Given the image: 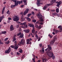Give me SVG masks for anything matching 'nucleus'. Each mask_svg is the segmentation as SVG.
Wrapping results in <instances>:
<instances>
[{
	"mask_svg": "<svg viewBox=\"0 0 62 62\" xmlns=\"http://www.w3.org/2000/svg\"><path fill=\"white\" fill-rule=\"evenodd\" d=\"M47 54L48 56L49 57H52V59H54L55 56L54 55V53L52 51L47 53Z\"/></svg>",
	"mask_w": 62,
	"mask_h": 62,
	"instance_id": "obj_1",
	"label": "nucleus"
},
{
	"mask_svg": "<svg viewBox=\"0 0 62 62\" xmlns=\"http://www.w3.org/2000/svg\"><path fill=\"white\" fill-rule=\"evenodd\" d=\"M19 43L21 45H24L25 44V41L23 39H22Z\"/></svg>",
	"mask_w": 62,
	"mask_h": 62,
	"instance_id": "obj_2",
	"label": "nucleus"
},
{
	"mask_svg": "<svg viewBox=\"0 0 62 62\" xmlns=\"http://www.w3.org/2000/svg\"><path fill=\"white\" fill-rule=\"evenodd\" d=\"M13 20L14 21L17 22L19 20V18L16 16H15L13 18Z\"/></svg>",
	"mask_w": 62,
	"mask_h": 62,
	"instance_id": "obj_3",
	"label": "nucleus"
},
{
	"mask_svg": "<svg viewBox=\"0 0 62 62\" xmlns=\"http://www.w3.org/2000/svg\"><path fill=\"white\" fill-rule=\"evenodd\" d=\"M38 18L40 19V22H43V20L42 18L43 16L41 15L40 14L38 15L37 16Z\"/></svg>",
	"mask_w": 62,
	"mask_h": 62,
	"instance_id": "obj_4",
	"label": "nucleus"
},
{
	"mask_svg": "<svg viewBox=\"0 0 62 62\" xmlns=\"http://www.w3.org/2000/svg\"><path fill=\"white\" fill-rule=\"evenodd\" d=\"M55 2H56V0H51L50 1V4H47V6H49L51 5H53L54 3Z\"/></svg>",
	"mask_w": 62,
	"mask_h": 62,
	"instance_id": "obj_5",
	"label": "nucleus"
},
{
	"mask_svg": "<svg viewBox=\"0 0 62 62\" xmlns=\"http://www.w3.org/2000/svg\"><path fill=\"white\" fill-rule=\"evenodd\" d=\"M57 39V38L56 37H54V39L51 41V42H50V43L52 45V44H54V42H55V40H56V39Z\"/></svg>",
	"mask_w": 62,
	"mask_h": 62,
	"instance_id": "obj_6",
	"label": "nucleus"
},
{
	"mask_svg": "<svg viewBox=\"0 0 62 62\" xmlns=\"http://www.w3.org/2000/svg\"><path fill=\"white\" fill-rule=\"evenodd\" d=\"M11 51V48L10 47H9L8 49H7V50H6L5 53L6 54H9Z\"/></svg>",
	"mask_w": 62,
	"mask_h": 62,
	"instance_id": "obj_7",
	"label": "nucleus"
},
{
	"mask_svg": "<svg viewBox=\"0 0 62 62\" xmlns=\"http://www.w3.org/2000/svg\"><path fill=\"white\" fill-rule=\"evenodd\" d=\"M29 10V9H26V10L24 12V15H25L26 14H27V13L28 12Z\"/></svg>",
	"mask_w": 62,
	"mask_h": 62,
	"instance_id": "obj_8",
	"label": "nucleus"
},
{
	"mask_svg": "<svg viewBox=\"0 0 62 62\" xmlns=\"http://www.w3.org/2000/svg\"><path fill=\"white\" fill-rule=\"evenodd\" d=\"M10 31H13L14 30V28L13 27V25H11L10 28Z\"/></svg>",
	"mask_w": 62,
	"mask_h": 62,
	"instance_id": "obj_9",
	"label": "nucleus"
},
{
	"mask_svg": "<svg viewBox=\"0 0 62 62\" xmlns=\"http://www.w3.org/2000/svg\"><path fill=\"white\" fill-rule=\"evenodd\" d=\"M26 23L25 22L23 23H21V24L22 25H23L24 26L26 27V28H27V24H26Z\"/></svg>",
	"mask_w": 62,
	"mask_h": 62,
	"instance_id": "obj_10",
	"label": "nucleus"
},
{
	"mask_svg": "<svg viewBox=\"0 0 62 62\" xmlns=\"http://www.w3.org/2000/svg\"><path fill=\"white\" fill-rule=\"evenodd\" d=\"M23 31L26 33H28L30 32V30L29 29H26L24 30Z\"/></svg>",
	"mask_w": 62,
	"mask_h": 62,
	"instance_id": "obj_11",
	"label": "nucleus"
},
{
	"mask_svg": "<svg viewBox=\"0 0 62 62\" xmlns=\"http://www.w3.org/2000/svg\"><path fill=\"white\" fill-rule=\"evenodd\" d=\"M47 47L48 48H47L48 50V51H50V50H52V48L50 46V45H47Z\"/></svg>",
	"mask_w": 62,
	"mask_h": 62,
	"instance_id": "obj_12",
	"label": "nucleus"
},
{
	"mask_svg": "<svg viewBox=\"0 0 62 62\" xmlns=\"http://www.w3.org/2000/svg\"><path fill=\"white\" fill-rule=\"evenodd\" d=\"M36 23L37 24H41V25H42L43 24V23L42 22H40L39 21H38Z\"/></svg>",
	"mask_w": 62,
	"mask_h": 62,
	"instance_id": "obj_13",
	"label": "nucleus"
},
{
	"mask_svg": "<svg viewBox=\"0 0 62 62\" xmlns=\"http://www.w3.org/2000/svg\"><path fill=\"white\" fill-rule=\"evenodd\" d=\"M21 20L22 21V22H23V21H24L25 20V19H24V17H23V15H22L21 17Z\"/></svg>",
	"mask_w": 62,
	"mask_h": 62,
	"instance_id": "obj_14",
	"label": "nucleus"
},
{
	"mask_svg": "<svg viewBox=\"0 0 62 62\" xmlns=\"http://www.w3.org/2000/svg\"><path fill=\"white\" fill-rule=\"evenodd\" d=\"M15 5H12L11 6V8H14V7H16V6H17L16 4H14Z\"/></svg>",
	"mask_w": 62,
	"mask_h": 62,
	"instance_id": "obj_15",
	"label": "nucleus"
},
{
	"mask_svg": "<svg viewBox=\"0 0 62 62\" xmlns=\"http://www.w3.org/2000/svg\"><path fill=\"white\" fill-rule=\"evenodd\" d=\"M3 18H5V17H4V15H3V16H2L0 17V20H1V21H2L3 20Z\"/></svg>",
	"mask_w": 62,
	"mask_h": 62,
	"instance_id": "obj_16",
	"label": "nucleus"
},
{
	"mask_svg": "<svg viewBox=\"0 0 62 62\" xmlns=\"http://www.w3.org/2000/svg\"><path fill=\"white\" fill-rule=\"evenodd\" d=\"M29 25L30 27H33L34 26L32 24H29Z\"/></svg>",
	"mask_w": 62,
	"mask_h": 62,
	"instance_id": "obj_17",
	"label": "nucleus"
},
{
	"mask_svg": "<svg viewBox=\"0 0 62 62\" xmlns=\"http://www.w3.org/2000/svg\"><path fill=\"white\" fill-rule=\"evenodd\" d=\"M27 42H30V41H32V39L31 38H29L27 39Z\"/></svg>",
	"mask_w": 62,
	"mask_h": 62,
	"instance_id": "obj_18",
	"label": "nucleus"
},
{
	"mask_svg": "<svg viewBox=\"0 0 62 62\" xmlns=\"http://www.w3.org/2000/svg\"><path fill=\"white\" fill-rule=\"evenodd\" d=\"M21 1H18L16 3V5L17 6H18V5L19 3V4H21Z\"/></svg>",
	"mask_w": 62,
	"mask_h": 62,
	"instance_id": "obj_19",
	"label": "nucleus"
},
{
	"mask_svg": "<svg viewBox=\"0 0 62 62\" xmlns=\"http://www.w3.org/2000/svg\"><path fill=\"white\" fill-rule=\"evenodd\" d=\"M47 5H45L44 6V7L42 8V9H43V10H45L46 8H47Z\"/></svg>",
	"mask_w": 62,
	"mask_h": 62,
	"instance_id": "obj_20",
	"label": "nucleus"
},
{
	"mask_svg": "<svg viewBox=\"0 0 62 62\" xmlns=\"http://www.w3.org/2000/svg\"><path fill=\"white\" fill-rule=\"evenodd\" d=\"M16 40V38H15V36H14L13 38V40H12V41L13 42L14 41H15Z\"/></svg>",
	"mask_w": 62,
	"mask_h": 62,
	"instance_id": "obj_21",
	"label": "nucleus"
},
{
	"mask_svg": "<svg viewBox=\"0 0 62 62\" xmlns=\"http://www.w3.org/2000/svg\"><path fill=\"white\" fill-rule=\"evenodd\" d=\"M23 33H22L21 34V35L20 36V37L21 38H23Z\"/></svg>",
	"mask_w": 62,
	"mask_h": 62,
	"instance_id": "obj_22",
	"label": "nucleus"
},
{
	"mask_svg": "<svg viewBox=\"0 0 62 62\" xmlns=\"http://www.w3.org/2000/svg\"><path fill=\"white\" fill-rule=\"evenodd\" d=\"M11 1L13 2H15V5H16V3H17V1L16 0H11Z\"/></svg>",
	"mask_w": 62,
	"mask_h": 62,
	"instance_id": "obj_23",
	"label": "nucleus"
},
{
	"mask_svg": "<svg viewBox=\"0 0 62 62\" xmlns=\"http://www.w3.org/2000/svg\"><path fill=\"white\" fill-rule=\"evenodd\" d=\"M36 4L37 6L38 7H39L40 5V3L39 2H36Z\"/></svg>",
	"mask_w": 62,
	"mask_h": 62,
	"instance_id": "obj_24",
	"label": "nucleus"
},
{
	"mask_svg": "<svg viewBox=\"0 0 62 62\" xmlns=\"http://www.w3.org/2000/svg\"><path fill=\"white\" fill-rule=\"evenodd\" d=\"M7 32L6 31H2V34H5L7 33Z\"/></svg>",
	"mask_w": 62,
	"mask_h": 62,
	"instance_id": "obj_25",
	"label": "nucleus"
},
{
	"mask_svg": "<svg viewBox=\"0 0 62 62\" xmlns=\"http://www.w3.org/2000/svg\"><path fill=\"white\" fill-rule=\"evenodd\" d=\"M27 19L28 22H30V21H31V19H30V18L27 17Z\"/></svg>",
	"mask_w": 62,
	"mask_h": 62,
	"instance_id": "obj_26",
	"label": "nucleus"
},
{
	"mask_svg": "<svg viewBox=\"0 0 62 62\" xmlns=\"http://www.w3.org/2000/svg\"><path fill=\"white\" fill-rule=\"evenodd\" d=\"M18 46H15L14 48L15 50H17L18 49Z\"/></svg>",
	"mask_w": 62,
	"mask_h": 62,
	"instance_id": "obj_27",
	"label": "nucleus"
},
{
	"mask_svg": "<svg viewBox=\"0 0 62 62\" xmlns=\"http://www.w3.org/2000/svg\"><path fill=\"white\" fill-rule=\"evenodd\" d=\"M56 11L57 13L59 12V8H57L56 9Z\"/></svg>",
	"mask_w": 62,
	"mask_h": 62,
	"instance_id": "obj_28",
	"label": "nucleus"
},
{
	"mask_svg": "<svg viewBox=\"0 0 62 62\" xmlns=\"http://www.w3.org/2000/svg\"><path fill=\"white\" fill-rule=\"evenodd\" d=\"M10 42V41H8L7 42H5V43L6 44H9V43Z\"/></svg>",
	"mask_w": 62,
	"mask_h": 62,
	"instance_id": "obj_29",
	"label": "nucleus"
},
{
	"mask_svg": "<svg viewBox=\"0 0 62 62\" xmlns=\"http://www.w3.org/2000/svg\"><path fill=\"white\" fill-rule=\"evenodd\" d=\"M48 36V37H49L50 38H53V36H51V35L50 34H49Z\"/></svg>",
	"mask_w": 62,
	"mask_h": 62,
	"instance_id": "obj_30",
	"label": "nucleus"
},
{
	"mask_svg": "<svg viewBox=\"0 0 62 62\" xmlns=\"http://www.w3.org/2000/svg\"><path fill=\"white\" fill-rule=\"evenodd\" d=\"M21 32H19L17 34V36H20V35H21Z\"/></svg>",
	"mask_w": 62,
	"mask_h": 62,
	"instance_id": "obj_31",
	"label": "nucleus"
},
{
	"mask_svg": "<svg viewBox=\"0 0 62 62\" xmlns=\"http://www.w3.org/2000/svg\"><path fill=\"white\" fill-rule=\"evenodd\" d=\"M41 1L40 0H37V3H40L41 2Z\"/></svg>",
	"mask_w": 62,
	"mask_h": 62,
	"instance_id": "obj_32",
	"label": "nucleus"
},
{
	"mask_svg": "<svg viewBox=\"0 0 62 62\" xmlns=\"http://www.w3.org/2000/svg\"><path fill=\"white\" fill-rule=\"evenodd\" d=\"M23 1L24 2V3H25V5H26L27 4L26 3V0H23Z\"/></svg>",
	"mask_w": 62,
	"mask_h": 62,
	"instance_id": "obj_33",
	"label": "nucleus"
},
{
	"mask_svg": "<svg viewBox=\"0 0 62 62\" xmlns=\"http://www.w3.org/2000/svg\"><path fill=\"white\" fill-rule=\"evenodd\" d=\"M8 39V38H7L4 39V41H7Z\"/></svg>",
	"mask_w": 62,
	"mask_h": 62,
	"instance_id": "obj_34",
	"label": "nucleus"
},
{
	"mask_svg": "<svg viewBox=\"0 0 62 62\" xmlns=\"http://www.w3.org/2000/svg\"><path fill=\"white\" fill-rule=\"evenodd\" d=\"M42 61L43 62H44L45 61L46 62V59H43Z\"/></svg>",
	"mask_w": 62,
	"mask_h": 62,
	"instance_id": "obj_35",
	"label": "nucleus"
},
{
	"mask_svg": "<svg viewBox=\"0 0 62 62\" xmlns=\"http://www.w3.org/2000/svg\"><path fill=\"white\" fill-rule=\"evenodd\" d=\"M31 15V14H28L27 16L28 17H29Z\"/></svg>",
	"mask_w": 62,
	"mask_h": 62,
	"instance_id": "obj_36",
	"label": "nucleus"
},
{
	"mask_svg": "<svg viewBox=\"0 0 62 62\" xmlns=\"http://www.w3.org/2000/svg\"><path fill=\"white\" fill-rule=\"evenodd\" d=\"M56 3H57V4L60 6V2H56Z\"/></svg>",
	"mask_w": 62,
	"mask_h": 62,
	"instance_id": "obj_37",
	"label": "nucleus"
},
{
	"mask_svg": "<svg viewBox=\"0 0 62 62\" xmlns=\"http://www.w3.org/2000/svg\"><path fill=\"white\" fill-rule=\"evenodd\" d=\"M53 15H57V13H53Z\"/></svg>",
	"mask_w": 62,
	"mask_h": 62,
	"instance_id": "obj_38",
	"label": "nucleus"
},
{
	"mask_svg": "<svg viewBox=\"0 0 62 62\" xmlns=\"http://www.w3.org/2000/svg\"><path fill=\"white\" fill-rule=\"evenodd\" d=\"M9 12V10H8L7 12V14H9L10 13Z\"/></svg>",
	"mask_w": 62,
	"mask_h": 62,
	"instance_id": "obj_39",
	"label": "nucleus"
},
{
	"mask_svg": "<svg viewBox=\"0 0 62 62\" xmlns=\"http://www.w3.org/2000/svg\"><path fill=\"white\" fill-rule=\"evenodd\" d=\"M10 47L12 48H14V47H15V46L13 45H11L10 46Z\"/></svg>",
	"mask_w": 62,
	"mask_h": 62,
	"instance_id": "obj_40",
	"label": "nucleus"
},
{
	"mask_svg": "<svg viewBox=\"0 0 62 62\" xmlns=\"http://www.w3.org/2000/svg\"><path fill=\"white\" fill-rule=\"evenodd\" d=\"M32 22H33L34 23H36V20L35 19L33 20H32Z\"/></svg>",
	"mask_w": 62,
	"mask_h": 62,
	"instance_id": "obj_41",
	"label": "nucleus"
},
{
	"mask_svg": "<svg viewBox=\"0 0 62 62\" xmlns=\"http://www.w3.org/2000/svg\"><path fill=\"white\" fill-rule=\"evenodd\" d=\"M35 27L36 28H38V25L37 24H36L35 25Z\"/></svg>",
	"mask_w": 62,
	"mask_h": 62,
	"instance_id": "obj_42",
	"label": "nucleus"
},
{
	"mask_svg": "<svg viewBox=\"0 0 62 62\" xmlns=\"http://www.w3.org/2000/svg\"><path fill=\"white\" fill-rule=\"evenodd\" d=\"M4 12H5V10H2V14L3 15L4 14Z\"/></svg>",
	"mask_w": 62,
	"mask_h": 62,
	"instance_id": "obj_43",
	"label": "nucleus"
},
{
	"mask_svg": "<svg viewBox=\"0 0 62 62\" xmlns=\"http://www.w3.org/2000/svg\"><path fill=\"white\" fill-rule=\"evenodd\" d=\"M42 51L43 52H44V48L43 47L42 49Z\"/></svg>",
	"mask_w": 62,
	"mask_h": 62,
	"instance_id": "obj_44",
	"label": "nucleus"
},
{
	"mask_svg": "<svg viewBox=\"0 0 62 62\" xmlns=\"http://www.w3.org/2000/svg\"><path fill=\"white\" fill-rule=\"evenodd\" d=\"M35 37H36V38H37V39H38L39 38H38V35H37V34H36L35 35Z\"/></svg>",
	"mask_w": 62,
	"mask_h": 62,
	"instance_id": "obj_45",
	"label": "nucleus"
},
{
	"mask_svg": "<svg viewBox=\"0 0 62 62\" xmlns=\"http://www.w3.org/2000/svg\"><path fill=\"white\" fill-rule=\"evenodd\" d=\"M35 58H34L33 59H32V61H33V62H35Z\"/></svg>",
	"mask_w": 62,
	"mask_h": 62,
	"instance_id": "obj_46",
	"label": "nucleus"
},
{
	"mask_svg": "<svg viewBox=\"0 0 62 62\" xmlns=\"http://www.w3.org/2000/svg\"><path fill=\"white\" fill-rule=\"evenodd\" d=\"M38 27L39 29H40L41 28V25H40Z\"/></svg>",
	"mask_w": 62,
	"mask_h": 62,
	"instance_id": "obj_47",
	"label": "nucleus"
},
{
	"mask_svg": "<svg viewBox=\"0 0 62 62\" xmlns=\"http://www.w3.org/2000/svg\"><path fill=\"white\" fill-rule=\"evenodd\" d=\"M31 42H27V44H31Z\"/></svg>",
	"mask_w": 62,
	"mask_h": 62,
	"instance_id": "obj_48",
	"label": "nucleus"
},
{
	"mask_svg": "<svg viewBox=\"0 0 62 62\" xmlns=\"http://www.w3.org/2000/svg\"><path fill=\"white\" fill-rule=\"evenodd\" d=\"M24 58V55H23L22 57H21V58L22 59H23V58Z\"/></svg>",
	"mask_w": 62,
	"mask_h": 62,
	"instance_id": "obj_49",
	"label": "nucleus"
},
{
	"mask_svg": "<svg viewBox=\"0 0 62 62\" xmlns=\"http://www.w3.org/2000/svg\"><path fill=\"white\" fill-rule=\"evenodd\" d=\"M15 46H19V45H17V44L16 43H15Z\"/></svg>",
	"mask_w": 62,
	"mask_h": 62,
	"instance_id": "obj_50",
	"label": "nucleus"
},
{
	"mask_svg": "<svg viewBox=\"0 0 62 62\" xmlns=\"http://www.w3.org/2000/svg\"><path fill=\"white\" fill-rule=\"evenodd\" d=\"M55 32L56 34L58 33V30H56V31H55Z\"/></svg>",
	"mask_w": 62,
	"mask_h": 62,
	"instance_id": "obj_51",
	"label": "nucleus"
},
{
	"mask_svg": "<svg viewBox=\"0 0 62 62\" xmlns=\"http://www.w3.org/2000/svg\"><path fill=\"white\" fill-rule=\"evenodd\" d=\"M19 24H18L16 25V28H19Z\"/></svg>",
	"mask_w": 62,
	"mask_h": 62,
	"instance_id": "obj_52",
	"label": "nucleus"
},
{
	"mask_svg": "<svg viewBox=\"0 0 62 62\" xmlns=\"http://www.w3.org/2000/svg\"><path fill=\"white\" fill-rule=\"evenodd\" d=\"M34 31H35V30L33 29L32 30V33H33L34 32Z\"/></svg>",
	"mask_w": 62,
	"mask_h": 62,
	"instance_id": "obj_53",
	"label": "nucleus"
},
{
	"mask_svg": "<svg viewBox=\"0 0 62 62\" xmlns=\"http://www.w3.org/2000/svg\"><path fill=\"white\" fill-rule=\"evenodd\" d=\"M58 28H61V25H60L58 27Z\"/></svg>",
	"mask_w": 62,
	"mask_h": 62,
	"instance_id": "obj_54",
	"label": "nucleus"
},
{
	"mask_svg": "<svg viewBox=\"0 0 62 62\" xmlns=\"http://www.w3.org/2000/svg\"><path fill=\"white\" fill-rule=\"evenodd\" d=\"M42 46V44H40L39 45V46L40 47H41Z\"/></svg>",
	"mask_w": 62,
	"mask_h": 62,
	"instance_id": "obj_55",
	"label": "nucleus"
},
{
	"mask_svg": "<svg viewBox=\"0 0 62 62\" xmlns=\"http://www.w3.org/2000/svg\"><path fill=\"white\" fill-rule=\"evenodd\" d=\"M4 44V43H3V42H1L0 43V44Z\"/></svg>",
	"mask_w": 62,
	"mask_h": 62,
	"instance_id": "obj_56",
	"label": "nucleus"
},
{
	"mask_svg": "<svg viewBox=\"0 0 62 62\" xmlns=\"http://www.w3.org/2000/svg\"><path fill=\"white\" fill-rule=\"evenodd\" d=\"M19 51L20 53H22L23 52V50H19Z\"/></svg>",
	"mask_w": 62,
	"mask_h": 62,
	"instance_id": "obj_57",
	"label": "nucleus"
},
{
	"mask_svg": "<svg viewBox=\"0 0 62 62\" xmlns=\"http://www.w3.org/2000/svg\"><path fill=\"white\" fill-rule=\"evenodd\" d=\"M5 8H6V7H3V9H2V10H5Z\"/></svg>",
	"mask_w": 62,
	"mask_h": 62,
	"instance_id": "obj_58",
	"label": "nucleus"
},
{
	"mask_svg": "<svg viewBox=\"0 0 62 62\" xmlns=\"http://www.w3.org/2000/svg\"><path fill=\"white\" fill-rule=\"evenodd\" d=\"M55 11L54 10H52L51 11V12H54Z\"/></svg>",
	"mask_w": 62,
	"mask_h": 62,
	"instance_id": "obj_59",
	"label": "nucleus"
},
{
	"mask_svg": "<svg viewBox=\"0 0 62 62\" xmlns=\"http://www.w3.org/2000/svg\"><path fill=\"white\" fill-rule=\"evenodd\" d=\"M8 20H12V19L10 18L9 17Z\"/></svg>",
	"mask_w": 62,
	"mask_h": 62,
	"instance_id": "obj_60",
	"label": "nucleus"
},
{
	"mask_svg": "<svg viewBox=\"0 0 62 62\" xmlns=\"http://www.w3.org/2000/svg\"><path fill=\"white\" fill-rule=\"evenodd\" d=\"M31 36V33H30L29 34V35L28 36V37H30Z\"/></svg>",
	"mask_w": 62,
	"mask_h": 62,
	"instance_id": "obj_61",
	"label": "nucleus"
},
{
	"mask_svg": "<svg viewBox=\"0 0 62 62\" xmlns=\"http://www.w3.org/2000/svg\"><path fill=\"white\" fill-rule=\"evenodd\" d=\"M32 15H34L35 14H34V12H32Z\"/></svg>",
	"mask_w": 62,
	"mask_h": 62,
	"instance_id": "obj_62",
	"label": "nucleus"
},
{
	"mask_svg": "<svg viewBox=\"0 0 62 62\" xmlns=\"http://www.w3.org/2000/svg\"><path fill=\"white\" fill-rule=\"evenodd\" d=\"M32 55H33V56L34 57V58H35V55H34V54H32Z\"/></svg>",
	"mask_w": 62,
	"mask_h": 62,
	"instance_id": "obj_63",
	"label": "nucleus"
},
{
	"mask_svg": "<svg viewBox=\"0 0 62 62\" xmlns=\"http://www.w3.org/2000/svg\"><path fill=\"white\" fill-rule=\"evenodd\" d=\"M37 62H40V60H38Z\"/></svg>",
	"mask_w": 62,
	"mask_h": 62,
	"instance_id": "obj_64",
	"label": "nucleus"
}]
</instances>
